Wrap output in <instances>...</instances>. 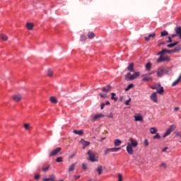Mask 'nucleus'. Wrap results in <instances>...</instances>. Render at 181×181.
I'll return each instance as SVG.
<instances>
[{
  "label": "nucleus",
  "mask_w": 181,
  "mask_h": 181,
  "mask_svg": "<svg viewBox=\"0 0 181 181\" xmlns=\"http://www.w3.org/2000/svg\"><path fill=\"white\" fill-rule=\"evenodd\" d=\"M175 34H172L171 37H168V40H165L164 42H161L160 43V45L164 46H177V45H179V41H175L173 42V38L176 37V36H178L180 39H181V27H176L174 29Z\"/></svg>",
  "instance_id": "1"
},
{
  "label": "nucleus",
  "mask_w": 181,
  "mask_h": 181,
  "mask_svg": "<svg viewBox=\"0 0 181 181\" xmlns=\"http://www.w3.org/2000/svg\"><path fill=\"white\" fill-rule=\"evenodd\" d=\"M130 142L127 143L126 151L129 155H134V148L138 146V141L132 138L129 139Z\"/></svg>",
  "instance_id": "2"
},
{
  "label": "nucleus",
  "mask_w": 181,
  "mask_h": 181,
  "mask_svg": "<svg viewBox=\"0 0 181 181\" xmlns=\"http://www.w3.org/2000/svg\"><path fill=\"white\" fill-rule=\"evenodd\" d=\"M171 71L172 69L169 67L165 68L164 66H160L157 69V76L163 77L165 74L170 76Z\"/></svg>",
  "instance_id": "3"
},
{
  "label": "nucleus",
  "mask_w": 181,
  "mask_h": 181,
  "mask_svg": "<svg viewBox=\"0 0 181 181\" xmlns=\"http://www.w3.org/2000/svg\"><path fill=\"white\" fill-rule=\"evenodd\" d=\"M181 47L177 46L173 49H162L160 52L158 53V54H166V53H177V52H180Z\"/></svg>",
  "instance_id": "4"
},
{
  "label": "nucleus",
  "mask_w": 181,
  "mask_h": 181,
  "mask_svg": "<svg viewBox=\"0 0 181 181\" xmlns=\"http://www.w3.org/2000/svg\"><path fill=\"white\" fill-rule=\"evenodd\" d=\"M139 76H141V73L139 72H134L132 75L129 72L125 75V80H135V78H138Z\"/></svg>",
  "instance_id": "5"
},
{
  "label": "nucleus",
  "mask_w": 181,
  "mask_h": 181,
  "mask_svg": "<svg viewBox=\"0 0 181 181\" xmlns=\"http://www.w3.org/2000/svg\"><path fill=\"white\" fill-rule=\"evenodd\" d=\"M86 155L88 156V160H90V162H98V160L95 158V153L91 151V150L88 151Z\"/></svg>",
  "instance_id": "6"
},
{
  "label": "nucleus",
  "mask_w": 181,
  "mask_h": 181,
  "mask_svg": "<svg viewBox=\"0 0 181 181\" xmlns=\"http://www.w3.org/2000/svg\"><path fill=\"white\" fill-rule=\"evenodd\" d=\"M165 54H160V57L157 59V63L162 62H170V58L168 56L163 55Z\"/></svg>",
  "instance_id": "7"
},
{
  "label": "nucleus",
  "mask_w": 181,
  "mask_h": 181,
  "mask_svg": "<svg viewBox=\"0 0 181 181\" xmlns=\"http://www.w3.org/2000/svg\"><path fill=\"white\" fill-rule=\"evenodd\" d=\"M175 125H170V127L167 129L165 133L163 134V138H166L168 135H170L173 131H175Z\"/></svg>",
  "instance_id": "8"
},
{
  "label": "nucleus",
  "mask_w": 181,
  "mask_h": 181,
  "mask_svg": "<svg viewBox=\"0 0 181 181\" xmlns=\"http://www.w3.org/2000/svg\"><path fill=\"white\" fill-rule=\"evenodd\" d=\"M143 77L142 81H152L153 78L151 76V74H145L141 76Z\"/></svg>",
  "instance_id": "9"
},
{
  "label": "nucleus",
  "mask_w": 181,
  "mask_h": 181,
  "mask_svg": "<svg viewBox=\"0 0 181 181\" xmlns=\"http://www.w3.org/2000/svg\"><path fill=\"white\" fill-rule=\"evenodd\" d=\"M155 37H156V34L155 33H153L147 36H145L144 40H146V42H149V40H153Z\"/></svg>",
  "instance_id": "10"
},
{
  "label": "nucleus",
  "mask_w": 181,
  "mask_h": 181,
  "mask_svg": "<svg viewBox=\"0 0 181 181\" xmlns=\"http://www.w3.org/2000/svg\"><path fill=\"white\" fill-rule=\"evenodd\" d=\"M119 149H121L120 147L107 148L105 151V155H108V153H110V152H118V151H119Z\"/></svg>",
  "instance_id": "11"
},
{
  "label": "nucleus",
  "mask_w": 181,
  "mask_h": 181,
  "mask_svg": "<svg viewBox=\"0 0 181 181\" xmlns=\"http://www.w3.org/2000/svg\"><path fill=\"white\" fill-rule=\"evenodd\" d=\"M60 151H62V148L60 147L55 148L49 153V156H56Z\"/></svg>",
  "instance_id": "12"
},
{
  "label": "nucleus",
  "mask_w": 181,
  "mask_h": 181,
  "mask_svg": "<svg viewBox=\"0 0 181 181\" xmlns=\"http://www.w3.org/2000/svg\"><path fill=\"white\" fill-rule=\"evenodd\" d=\"M150 98L153 103H158V93L156 92L153 93Z\"/></svg>",
  "instance_id": "13"
},
{
  "label": "nucleus",
  "mask_w": 181,
  "mask_h": 181,
  "mask_svg": "<svg viewBox=\"0 0 181 181\" xmlns=\"http://www.w3.org/2000/svg\"><path fill=\"white\" fill-rule=\"evenodd\" d=\"M13 100L16 103H18V101H21V100H22V95L19 93L15 94L14 95H13Z\"/></svg>",
  "instance_id": "14"
},
{
  "label": "nucleus",
  "mask_w": 181,
  "mask_h": 181,
  "mask_svg": "<svg viewBox=\"0 0 181 181\" xmlns=\"http://www.w3.org/2000/svg\"><path fill=\"white\" fill-rule=\"evenodd\" d=\"M158 87H159V89H157L158 94H160V95H163V93H165V90L163 89V87L160 86V83L158 84Z\"/></svg>",
  "instance_id": "15"
},
{
  "label": "nucleus",
  "mask_w": 181,
  "mask_h": 181,
  "mask_svg": "<svg viewBox=\"0 0 181 181\" xmlns=\"http://www.w3.org/2000/svg\"><path fill=\"white\" fill-rule=\"evenodd\" d=\"M87 37L90 40H93V39H94L95 37V33H94V32H93V31H89L87 33Z\"/></svg>",
  "instance_id": "16"
},
{
  "label": "nucleus",
  "mask_w": 181,
  "mask_h": 181,
  "mask_svg": "<svg viewBox=\"0 0 181 181\" xmlns=\"http://www.w3.org/2000/svg\"><path fill=\"white\" fill-rule=\"evenodd\" d=\"M79 142L83 145V149H86V146H88V145H90V141H85L83 139H81Z\"/></svg>",
  "instance_id": "17"
},
{
  "label": "nucleus",
  "mask_w": 181,
  "mask_h": 181,
  "mask_svg": "<svg viewBox=\"0 0 181 181\" xmlns=\"http://www.w3.org/2000/svg\"><path fill=\"white\" fill-rule=\"evenodd\" d=\"M127 70L131 73H135V71H134V63L129 64V65L127 66Z\"/></svg>",
  "instance_id": "18"
},
{
  "label": "nucleus",
  "mask_w": 181,
  "mask_h": 181,
  "mask_svg": "<svg viewBox=\"0 0 181 181\" xmlns=\"http://www.w3.org/2000/svg\"><path fill=\"white\" fill-rule=\"evenodd\" d=\"M111 90V86L107 85L105 87H103L102 90L103 91V93H109V91H110Z\"/></svg>",
  "instance_id": "19"
},
{
  "label": "nucleus",
  "mask_w": 181,
  "mask_h": 181,
  "mask_svg": "<svg viewBox=\"0 0 181 181\" xmlns=\"http://www.w3.org/2000/svg\"><path fill=\"white\" fill-rule=\"evenodd\" d=\"M103 117H104V115H103V114H97L93 117V121H95V120L98 119L99 118H103Z\"/></svg>",
  "instance_id": "20"
},
{
  "label": "nucleus",
  "mask_w": 181,
  "mask_h": 181,
  "mask_svg": "<svg viewBox=\"0 0 181 181\" xmlns=\"http://www.w3.org/2000/svg\"><path fill=\"white\" fill-rule=\"evenodd\" d=\"M33 23H26V28L28 30H33Z\"/></svg>",
  "instance_id": "21"
},
{
  "label": "nucleus",
  "mask_w": 181,
  "mask_h": 181,
  "mask_svg": "<svg viewBox=\"0 0 181 181\" xmlns=\"http://www.w3.org/2000/svg\"><path fill=\"white\" fill-rule=\"evenodd\" d=\"M88 37L86 35V34H81L80 37V41L81 42H86L87 40Z\"/></svg>",
  "instance_id": "22"
},
{
  "label": "nucleus",
  "mask_w": 181,
  "mask_h": 181,
  "mask_svg": "<svg viewBox=\"0 0 181 181\" xmlns=\"http://www.w3.org/2000/svg\"><path fill=\"white\" fill-rule=\"evenodd\" d=\"M134 119H135V121H143L144 117H142V115H138L134 117Z\"/></svg>",
  "instance_id": "23"
},
{
  "label": "nucleus",
  "mask_w": 181,
  "mask_h": 181,
  "mask_svg": "<svg viewBox=\"0 0 181 181\" xmlns=\"http://www.w3.org/2000/svg\"><path fill=\"white\" fill-rule=\"evenodd\" d=\"M49 180V181H56V175H50L49 178H47V180Z\"/></svg>",
  "instance_id": "24"
},
{
  "label": "nucleus",
  "mask_w": 181,
  "mask_h": 181,
  "mask_svg": "<svg viewBox=\"0 0 181 181\" xmlns=\"http://www.w3.org/2000/svg\"><path fill=\"white\" fill-rule=\"evenodd\" d=\"M111 100H112L113 101H118V98L117 97H115V95H117V94L115 93H111Z\"/></svg>",
  "instance_id": "25"
},
{
  "label": "nucleus",
  "mask_w": 181,
  "mask_h": 181,
  "mask_svg": "<svg viewBox=\"0 0 181 181\" xmlns=\"http://www.w3.org/2000/svg\"><path fill=\"white\" fill-rule=\"evenodd\" d=\"M76 165H77V163H72L69 168V172H73V170H74L75 168H76Z\"/></svg>",
  "instance_id": "26"
},
{
  "label": "nucleus",
  "mask_w": 181,
  "mask_h": 181,
  "mask_svg": "<svg viewBox=\"0 0 181 181\" xmlns=\"http://www.w3.org/2000/svg\"><path fill=\"white\" fill-rule=\"evenodd\" d=\"M96 171L98 172V175H101L103 173V165H100L96 168Z\"/></svg>",
  "instance_id": "27"
},
{
  "label": "nucleus",
  "mask_w": 181,
  "mask_h": 181,
  "mask_svg": "<svg viewBox=\"0 0 181 181\" xmlns=\"http://www.w3.org/2000/svg\"><path fill=\"white\" fill-rule=\"evenodd\" d=\"M181 78L180 77H178V78L177 80H175L173 83H172V87H175L176 86H177V84H179V83L180 82Z\"/></svg>",
  "instance_id": "28"
},
{
  "label": "nucleus",
  "mask_w": 181,
  "mask_h": 181,
  "mask_svg": "<svg viewBox=\"0 0 181 181\" xmlns=\"http://www.w3.org/2000/svg\"><path fill=\"white\" fill-rule=\"evenodd\" d=\"M0 37L1 40H4V42H6V40H8V35L6 34H1L0 35Z\"/></svg>",
  "instance_id": "29"
},
{
  "label": "nucleus",
  "mask_w": 181,
  "mask_h": 181,
  "mask_svg": "<svg viewBox=\"0 0 181 181\" xmlns=\"http://www.w3.org/2000/svg\"><path fill=\"white\" fill-rule=\"evenodd\" d=\"M151 68H152V64L151 62H148L146 64V70H147V71H149Z\"/></svg>",
  "instance_id": "30"
},
{
  "label": "nucleus",
  "mask_w": 181,
  "mask_h": 181,
  "mask_svg": "<svg viewBox=\"0 0 181 181\" xmlns=\"http://www.w3.org/2000/svg\"><path fill=\"white\" fill-rule=\"evenodd\" d=\"M74 134H75L76 135H83V134H84V132H83V130H74Z\"/></svg>",
  "instance_id": "31"
},
{
  "label": "nucleus",
  "mask_w": 181,
  "mask_h": 181,
  "mask_svg": "<svg viewBox=\"0 0 181 181\" xmlns=\"http://www.w3.org/2000/svg\"><path fill=\"white\" fill-rule=\"evenodd\" d=\"M156 132H158V129L155 128V127H151L150 129V134H152L153 135L156 134Z\"/></svg>",
  "instance_id": "32"
},
{
  "label": "nucleus",
  "mask_w": 181,
  "mask_h": 181,
  "mask_svg": "<svg viewBox=\"0 0 181 181\" xmlns=\"http://www.w3.org/2000/svg\"><path fill=\"white\" fill-rule=\"evenodd\" d=\"M131 88H134V85L133 83H130L127 86V87L124 89L125 91H129V90H131Z\"/></svg>",
  "instance_id": "33"
},
{
  "label": "nucleus",
  "mask_w": 181,
  "mask_h": 181,
  "mask_svg": "<svg viewBox=\"0 0 181 181\" xmlns=\"http://www.w3.org/2000/svg\"><path fill=\"white\" fill-rule=\"evenodd\" d=\"M50 102L53 103L54 104H57V99L54 96H52L50 98Z\"/></svg>",
  "instance_id": "34"
},
{
  "label": "nucleus",
  "mask_w": 181,
  "mask_h": 181,
  "mask_svg": "<svg viewBox=\"0 0 181 181\" xmlns=\"http://www.w3.org/2000/svg\"><path fill=\"white\" fill-rule=\"evenodd\" d=\"M122 141L119 139H115V146H119L121 145Z\"/></svg>",
  "instance_id": "35"
},
{
  "label": "nucleus",
  "mask_w": 181,
  "mask_h": 181,
  "mask_svg": "<svg viewBox=\"0 0 181 181\" xmlns=\"http://www.w3.org/2000/svg\"><path fill=\"white\" fill-rule=\"evenodd\" d=\"M153 139H160V135H159V133H156V134L153 136Z\"/></svg>",
  "instance_id": "36"
},
{
  "label": "nucleus",
  "mask_w": 181,
  "mask_h": 181,
  "mask_svg": "<svg viewBox=\"0 0 181 181\" xmlns=\"http://www.w3.org/2000/svg\"><path fill=\"white\" fill-rule=\"evenodd\" d=\"M168 35H169V33H168L166 30H164L160 33V36H168Z\"/></svg>",
  "instance_id": "37"
},
{
  "label": "nucleus",
  "mask_w": 181,
  "mask_h": 181,
  "mask_svg": "<svg viewBox=\"0 0 181 181\" xmlns=\"http://www.w3.org/2000/svg\"><path fill=\"white\" fill-rule=\"evenodd\" d=\"M47 75L49 77H52L53 76V71H52V69H48Z\"/></svg>",
  "instance_id": "38"
},
{
  "label": "nucleus",
  "mask_w": 181,
  "mask_h": 181,
  "mask_svg": "<svg viewBox=\"0 0 181 181\" xmlns=\"http://www.w3.org/2000/svg\"><path fill=\"white\" fill-rule=\"evenodd\" d=\"M56 162H57L58 163H60L63 162V158L62 157L57 158Z\"/></svg>",
  "instance_id": "39"
},
{
  "label": "nucleus",
  "mask_w": 181,
  "mask_h": 181,
  "mask_svg": "<svg viewBox=\"0 0 181 181\" xmlns=\"http://www.w3.org/2000/svg\"><path fill=\"white\" fill-rule=\"evenodd\" d=\"M49 169H50V165H48L45 168H42V172H47V170H49Z\"/></svg>",
  "instance_id": "40"
},
{
  "label": "nucleus",
  "mask_w": 181,
  "mask_h": 181,
  "mask_svg": "<svg viewBox=\"0 0 181 181\" xmlns=\"http://www.w3.org/2000/svg\"><path fill=\"white\" fill-rule=\"evenodd\" d=\"M82 169L83 170H87V165L86 163L82 164Z\"/></svg>",
  "instance_id": "41"
},
{
  "label": "nucleus",
  "mask_w": 181,
  "mask_h": 181,
  "mask_svg": "<svg viewBox=\"0 0 181 181\" xmlns=\"http://www.w3.org/2000/svg\"><path fill=\"white\" fill-rule=\"evenodd\" d=\"M130 103H131V98H129L127 100L125 101L124 104L125 105H129Z\"/></svg>",
  "instance_id": "42"
},
{
  "label": "nucleus",
  "mask_w": 181,
  "mask_h": 181,
  "mask_svg": "<svg viewBox=\"0 0 181 181\" xmlns=\"http://www.w3.org/2000/svg\"><path fill=\"white\" fill-rule=\"evenodd\" d=\"M100 97L101 98H107V95L106 94H104V93H100Z\"/></svg>",
  "instance_id": "43"
},
{
  "label": "nucleus",
  "mask_w": 181,
  "mask_h": 181,
  "mask_svg": "<svg viewBox=\"0 0 181 181\" xmlns=\"http://www.w3.org/2000/svg\"><path fill=\"white\" fill-rule=\"evenodd\" d=\"M149 145V142L148 141V139H146L144 140V146H148Z\"/></svg>",
  "instance_id": "44"
},
{
  "label": "nucleus",
  "mask_w": 181,
  "mask_h": 181,
  "mask_svg": "<svg viewBox=\"0 0 181 181\" xmlns=\"http://www.w3.org/2000/svg\"><path fill=\"white\" fill-rule=\"evenodd\" d=\"M34 178L35 180H39V179H40V175H35Z\"/></svg>",
  "instance_id": "45"
},
{
  "label": "nucleus",
  "mask_w": 181,
  "mask_h": 181,
  "mask_svg": "<svg viewBox=\"0 0 181 181\" xmlns=\"http://www.w3.org/2000/svg\"><path fill=\"white\" fill-rule=\"evenodd\" d=\"M105 107V103H102L101 105H100V110H104V107Z\"/></svg>",
  "instance_id": "46"
},
{
  "label": "nucleus",
  "mask_w": 181,
  "mask_h": 181,
  "mask_svg": "<svg viewBox=\"0 0 181 181\" xmlns=\"http://www.w3.org/2000/svg\"><path fill=\"white\" fill-rule=\"evenodd\" d=\"M24 128H25V129H29V124H24Z\"/></svg>",
  "instance_id": "47"
},
{
  "label": "nucleus",
  "mask_w": 181,
  "mask_h": 181,
  "mask_svg": "<svg viewBox=\"0 0 181 181\" xmlns=\"http://www.w3.org/2000/svg\"><path fill=\"white\" fill-rule=\"evenodd\" d=\"M160 166V168H166V164L164 163H162Z\"/></svg>",
  "instance_id": "48"
},
{
  "label": "nucleus",
  "mask_w": 181,
  "mask_h": 181,
  "mask_svg": "<svg viewBox=\"0 0 181 181\" xmlns=\"http://www.w3.org/2000/svg\"><path fill=\"white\" fill-rule=\"evenodd\" d=\"M175 135H176L177 136H180H180H181L180 132H176V133H175Z\"/></svg>",
  "instance_id": "49"
},
{
  "label": "nucleus",
  "mask_w": 181,
  "mask_h": 181,
  "mask_svg": "<svg viewBox=\"0 0 181 181\" xmlns=\"http://www.w3.org/2000/svg\"><path fill=\"white\" fill-rule=\"evenodd\" d=\"M110 101H106L105 103V105H110Z\"/></svg>",
  "instance_id": "50"
},
{
  "label": "nucleus",
  "mask_w": 181,
  "mask_h": 181,
  "mask_svg": "<svg viewBox=\"0 0 181 181\" xmlns=\"http://www.w3.org/2000/svg\"><path fill=\"white\" fill-rule=\"evenodd\" d=\"M166 151H168V147H165V148L163 149V152H166Z\"/></svg>",
  "instance_id": "51"
},
{
  "label": "nucleus",
  "mask_w": 181,
  "mask_h": 181,
  "mask_svg": "<svg viewBox=\"0 0 181 181\" xmlns=\"http://www.w3.org/2000/svg\"><path fill=\"white\" fill-rule=\"evenodd\" d=\"M174 110H175V111H179V107H175L174 108Z\"/></svg>",
  "instance_id": "52"
},
{
  "label": "nucleus",
  "mask_w": 181,
  "mask_h": 181,
  "mask_svg": "<svg viewBox=\"0 0 181 181\" xmlns=\"http://www.w3.org/2000/svg\"><path fill=\"white\" fill-rule=\"evenodd\" d=\"M151 90H158V88H156V87H155V86H153V87H151Z\"/></svg>",
  "instance_id": "53"
},
{
  "label": "nucleus",
  "mask_w": 181,
  "mask_h": 181,
  "mask_svg": "<svg viewBox=\"0 0 181 181\" xmlns=\"http://www.w3.org/2000/svg\"><path fill=\"white\" fill-rule=\"evenodd\" d=\"M75 179H80V175H76V176H75Z\"/></svg>",
  "instance_id": "54"
},
{
  "label": "nucleus",
  "mask_w": 181,
  "mask_h": 181,
  "mask_svg": "<svg viewBox=\"0 0 181 181\" xmlns=\"http://www.w3.org/2000/svg\"><path fill=\"white\" fill-rule=\"evenodd\" d=\"M47 180V178H43L42 181H49V180Z\"/></svg>",
  "instance_id": "55"
},
{
  "label": "nucleus",
  "mask_w": 181,
  "mask_h": 181,
  "mask_svg": "<svg viewBox=\"0 0 181 181\" xmlns=\"http://www.w3.org/2000/svg\"><path fill=\"white\" fill-rule=\"evenodd\" d=\"M148 74L152 75V74H153V72L148 73Z\"/></svg>",
  "instance_id": "56"
},
{
  "label": "nucleus",
  "mask_w": 181,
  "mask_h": 181,
  "mask_svg": "<svg viewBox=\"0 0 181 181\" xmlns=\"http://www.w3.org/2000/svg\"><path fill=\"white\" fill-rule=\"evenodd\" d=\"M109 118H112V115H110V116H109Z\"/></svg>",
  "instance_id": "57"
},
{
  "label": "nucleus",
  "mask_w": 181,
  "mask_h": 181,
  "mask_svg": "<svg viewBox=\"0 0 181 181\" xmlns=\"http://www.w3.org/2000/svg\"><path fill=\"white\" fill-rule=\"evenodd\" d=\"M104 139H105V138H102V139H101V141H104Z\"/></svg>",
  "instance_id": "58"
},
{
  "label": "nucleus",
  "mask_w": 181,
  "mask_h": 181,
  "mask_svg": "<svg viewBox=\"0 0 181 181\" xmlns=\"http://www.w3.org/2000/svg\"><path fill=\"white\" fill-rule=\"evenodd\" d=\"M170 47H173L172 46H170Z\"/></svg>",
  "instance_id": "59"
}]
</instances>
